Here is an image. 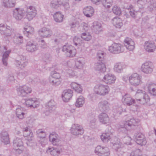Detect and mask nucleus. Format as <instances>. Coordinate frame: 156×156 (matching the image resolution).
Instances as JSON below:
<instances>
[{
  "label": "nucleus",
  "mask_w": 156,
  "mask_h": 156,
  "mask_svg": "<svg viewBox=\"0 0 156 156\" xmlns=\"http://www.w3.org/2000/svg\"><path fill=\"white\" fill-rule=\"evenodd\" d=\"M113 25L117 28H120L123 25L121 20L117 17H114L112 19Z\"/></svg>",
  "instance_id": "obj_37"
},
{
  "label": "nucleus",
  "mask_w": 156,
  "mask_h": 156,
  "mask_svg": "<svg viewBox=\"0 0 156 156\" xmlns=\"http://www.w3.org/2000/svg\"><path fill=\"white\" fill-rule=\"evenodd\" d=\"M56 103L53 100H51L50 101L48 102L47 105L48 111L46 112V114L47 115L48 111L51 113L54 111L56 108Z\"/></svg>",
  "instance_id": "obj_35"
},
{
  "label": "nucleus",
  "mask_w": 156,
  "mask_h": 156,
  "mask_svg": "<svg viewBox=\"0 0 156 156\" xmlns=\"http://www.w3.org/2000/svg\"><path fill=\"white\" fill-rule=\"evenodd\" d=\"M49 81L50 83L53 85L58 86L60 83V81L59 79H58L53 77L49 78Z\"/></svg>",
  "instance_id": "obj_49"
},
{
  "label": "nucleus",
  "mask_w": 156,
  "mask_h": 156,
  "mask_svg": "<svg viewBox=\"0 0 156 156\" xmlns=\"http://www.w3.org/2000/svg\"><path fill=\"white\" fill-rule=\"evenodd\" d=\"M146 88L149 93L154 96H156V84L152 82H148L146 85Z\"/></svg>",
  "instance_id": "obj_20"
},
{
  "label": "nucleus",
  "mask_w": 156,
  "mask_h": 156,
  "mask_svg": "<svg viewBox=\"0 0 156 156\" xmlns=\"http://www.w3.org/2000/svg\"><path fill=\"white\" fill-rule=\"evenodd\" d=\"M122 101L124 104H125L128 106L131 105L138 106L136 100L133 98L128 94H126L123 96Z\"/></svg>",
  "instance_id": "obj_11"
},
{
  "label": "nucleus",
  "mask_w": 156,
  "mask_h": 156,
  "mask_svg": "<svg viewBox=\"0 0 156 156\" xmlns=\"http://www.w3.org/2000/svg\"><path fill=\"white\" fill-rule=\"evenodd\" d=\"M26 47V49L28 51L33 52L38 49V46L37 44H34L33 41L31 40L27 41Z\"/></svg>",
  "instance_id": "obj_22"
},
{
  "label": "nucleus",
  "mask_w": 156,
  "mask_h": 156,
  "mask_svg": "<svg viewBox=\"0 0 156 156\" xmlns=\"http://www.w3.org/2000/svg\"><path fill=\"white\" fill-rule=\"evenodd\" d=\"M23 136L25 137H27L32 138L33 137V134L31 132L30 129L28 127L23 128Z\"/></svg>",
  "instance_id": "obj_42"
},
{
  "label": "nucleus",
  "mask_w": 156,
  "mask_h": 156,
  "mask_svg": "<svg viewBox=\"0 0 156 156\" xmlns=\"http://www.w3.org/2000/svg\"><path fill=\"white\" fill-rule=\"evenodd\" d=\"M123 69V64L121 62H118L114 66V69L118 73H121Z\"/></svg>",
  "instance_id": "obj_46"
},
{
  "label": "nucleus",
  "mask_w": 156,
  "mask_h": 156,
  "mask_svg": "<svg viewBox=\"0 0 156 156\" xmlns=\"http://www.w3.org/2000/svg\"><path fill=\"white\" fill-rule=\"evenodd\" d=\"M156 45L152 41H148L145 42L144 48L145 50L148 52H153L155 50Z\"/></svg>",
  "instance_id": "obj_15"
},
{
  "label": "nucleus",
  "mask_w": 156,
  "mask_h": 156,
  "mask_svg": "<svg viewBox=\"0 0 156 156\" xmlns=\"http://www.w3.org/2000/svg\"><path fill=\"white\" fill-rule=\"evenodd\" d=\"M98 117L100 122L102 124H107L109 122V118L108 115L105 113H101L99 115Z\"/></svg>",
  "instance_id": "obj_30"
},
{
  "label": "nucleus",
  "mask_w": 156,
  "mask_h": 156,
  "mask_svg": "<svg viewBox=\"0 0 156 156\" xmlns=\"http://www.w3.org/2000/svg\"><path fill=\"white\" fill-rule=\"evenodd\" d=\"M135 140L136 143L140 145H145L146 144V140L144 136L141 133H139L135 135Z\"/></svg>",
  "instance_id": "obj_18"
},
{
  "label": "nucleus",
  "mask_w": 156,
  "mask_h": 156,
  "mask_svg": "<svg viewBox=\"0 0 156 156\" xmlns=\"http://www.w3.org/2000/svg\"><path fill=\"white\" fill-rule=\"evenodd\" d=\"M14 64L17 67L22 69L27 66L28 62L25 56L20 55L19 56L17 59L15 61Z\"/></svg>",
  "instance_id": "obj_9"
},
{
  "label": "nucleus",
  "mask_w": 156,
  "mask_h": 156,
  "mask_svg": "<svg viewBox=\"0 0 156 156\" xmlns=\"http://www.w3.org/2000/svg\"><path fill=\"white\" fill-rule=\"evenodd\" d=\"M24 31H23V33L27 37L34 32V28L30 26H27L24 28Z\"/></svg>",
  "instance_id": "obj_45"
},
{
  "label": "nucleus",
  "mask_w": 156,
  "mask_h": 156,
  "mask_svg": "<svg viewBox=\"0 0 156 156\" xmlns=\"http://www.w3.org/2000/svg\"><path fill=\"white\" fill-rule=\"evenodd\" d=\"M83 66V62L80 59H78L75 62V68L79 69H81L82 68Z\"/></svg>",
  "instance_id": "obj_52"
},
{
  "label": "nucleus",
  "mask_w": 156,
  "mask_h": 156,
  "mask_svg": "<svg viewBox=\"0 0 156 156\" xmlns=\"http://www.w3.org/2000/svg\"><path fill=\"white\" fill-rule=\"evenodd\" d=\"M1 141L5 144H7L9 142V135L5 131H2L0 134Z\"/></svg>",
  "instance_id": "obj_29"
},
{
  "label": "nucleus",
  "mask_w": 156,
  "mask_h": 156,
  "mask_svg": "<svg viewBox=\"0 0 156 156\" xmlns=\"http://www.w3.org/2000/svg\"><path fill=\"white\" fill-rule=\"evenodd\" d=\"M27 17L29 20H31L35 17L37 14V11L34 7L30 6L27 8Z\"/></svg>",
  "instance_id": "obj_23"
},
{
  "label": "nucleus",
  "mask_w": 156,
  "mask_h": 156,
  "mask_svg": "<svg viewBox=\"0 0 156 156\" xmlns=\"http://www.w3.org/2000/svg\"><path fill=\"white\" fill-rule=\"evenodd\" d=\"M71 87L78 93H81L82 91V89L80 85L75 82L72 83L70 84Z\"/></svg>",
  "instance_id": "obj_39"
},
{
  "label": "nucleus",
  "mask_w": 156,
  "mask_h": 156,
  "mask_svg": "<svg viewBox=\"0 0 156 156\" xmlns=\"http://www.w3.org/2000/svg\"><path fill=\"white\" fill-rule=\"evenodd\" d=\"M113 13L116 15H120L121 14V11L119 8L117 6H115L112 9Z\"/></svg>",
  "instance_id": "obj_59"
},
{
  "label": "nucleus",
  "mask_w": 156,
  "mask_h": 156,
  "mask_svg": "<svg viewBox=\"0 0 156 156\" xmlns=\"http://www.w3.org/2000/svg\"><path fill=\"white\" fill-rule=\"evenodd\" d=\"M49 140L54 145H57L61 141V138L57 134L52 133L49 136Z\"/></svg>",
  "instance_id": "obj_17"
},
{
  "label": "nucleus",
  "mask_w": 156,
  "mask_h": 156,
  "mask_svg": "<svg viewBox=\"0 0 156 156\" xmlns=\"http://www.w3.org/2000/svg\"><path fill=\"white\" fill-rule=\"evenodd\" d=\"M30 108H36L38 107L39 106V102L37 100L36 98H34V101L32 104H31Z\"/></svg>",
  "instance_id": "obj_60"
},
{
  "label": "nucleus",
  "mask_w": 156,
  "mask_h": 156,
  "mask_svg": "<svg viewBox=\"0 0 156 156\" xmlns=\"http://www.w3.org/2000/svg\"><path fill=\"white\" fill-rule=\"evenodd\" d=\"M105 54L102 51H99L97 53V58L98 59V62H105Z\"/></svg>",
  "instance_id": "obj_44"
},
{
  "label": "nucleus",
  "mask_w": 156,
  "mask_h": 156,
  "mask_svg": "<svg viewBox=\"0 0 156 156\" xmlns=\"http://www.w3.org/2000/svg\"><path fill=\"white\" fill-rule=\"evenodd\" d=\"M110 89L109 87L103 84L96 85L94 88V90L95 93L100 95L104 96L108 93Z\"/></svg>",
  "instance_id": "obj_3"
},
{
  "label": "nucleus",
  "mask_w": 156,
  "mask_h": 156,
  "mask_svg": "<svg viewBox=\"0 0 156 156\" xmlns=\"http://www.w3.org/2000/svg\"><path fill=\"white\" fill-rule=\"evenodd\" d=\"M51 74V76L49 77H53V78L59 79L61 77L60 74L55 71H52Z\"/></svg>",
  "instance_id": "obj_57"
},
{
  "label": "nucleus",
  "mask_w": 156,
  "mask_h": 156,
  "mask_svg": "<svg viewBox=\"0 0 156 156\" xmlns=\"http://www.w3.org/2000/svg\"><path fill=\"white\" fill-rule=\"evenodd\" d=\"M141 76L137 73L133 74L129 77V82L132 85H139L141 83Z\"/></svg>",
  "instance_id": "obj_8"
},
{
  "label": "nucleus",
  "mask_w": 156,
  "mask_h": 156,
  "mask_svg": "<svg viewBox=\"0 0 156 156\" xmlns=\"http://www.w3.org/2000/svg\"><path fill=\"white\" fill-rule=\"evenodd\" d=\"M38 32L39 35L43 37H48L52 34V31L45 27L40 29Z\"/></svg>",
  "instance_id": "obj_19"
},
{
  "label": "nucleus",
  "mask_w": 156,
  "mask_h": 156,
  "mask_svg": "<svg viewBox=\"0 0 156 156\" xmlns=\"http://www.w3.org/2000/svg\"><path fill=\"white\" fill-rule=\"evenodd\" d=\"M153 68V65L152 62H146L142 65L141 70L145 73L149 74L152 72Z\"/></svg>",
  "instance_id": "obj_12"
},
{
  "label": "nucleus",
  "mask_w": 156,
  "mask_h": 156,
  "mask_svg": "<svg viewBox=\"0 0 156 156\" xmlns=\"http://www.w3.org/2000/svg\"><path fill=\"white\" fill-rule=\"evenodd\" d=\"M47 153L53 156H58L60 153L61 149L59 148H48L47 150Z\"/></svg>",
  "instance_id": "obj_32"
},
{
  "label": "nucleus",
  "mask_w": 156,
  "mask_h": 156,
  "mask_svg": "<svg viewBox=\"0 0 156 156\" xmlns=\"http://www.w3.org/2000/svg\"><path fill=\"white\" fill-rule=\"evenodd\" d=\"M99 110L102 112H108L110 109V105L106 100L100 102L98 104Z\"/></svg>",
  "instance_id": "obj_16"
},
{
  "label": "nucleus",
  "mask_w": 156,
  "mask_h": 156,
  "mask_svg": "<svg viewBox=\"0 0 156 156\" xmlns=\"http://www.w3.org/2000/svg\"><path fill=\"white\" fill-rule=\"evenodd\" d=\"M148 3L150 5L149 6L150 7L151 10H152L153 8H156V3L153 0H150L148 2Z\"/></svg>",
  "instance_id": "obj_62"
},
{
  "label": "nucleus",
  "mask_w": 156,
  "mask_h": 156,
  "mask_svg": "<svg viewBox=\"0 0 156 156\" xmlns=\"http://www.w3.org/2000/svg\"><path fill=\"white\" fill-rule=\"evenodd\" d=\"M60 5V2L56 0H53L51 2L50 6L52 8L57 9L59 7Z\"/></svg>",
  "instance_id": "obj_50"
},
{
  "label": "nucleus",
  "mask_w": 156,
  "mask_h": 156,
  "mask_svg": "<svg viewBox=\"0 0 156 156\" xmlns=\"http://www.w3.org/2000/svg\"><path fill=\"white\" fill-rule=\"evenodd\" d=\"M115 140L117 141L115 142H113L114 148H115L117 154L118 155H122L124 153V150L123 148V145L120 141V140L117 138H115Z\"/></svg>",
  "instance_id": "obj_10"
},
{
  "label": "nucleus",
  "mask_w": 156,
  "mask_h": 156,
  "mask_svg": "<svg viewBox=\"0 0 156 156\" xmlns=\"http://www.w3.org/2000/svg\"><path fill=\"white\" fill-rule=\"evenodd\" d=\"M94 152L99 156H108L110 154L108 148L101 145H98L95 147Z\"/></svg>",
  "instance_id": "obj_7"
},
{
  "label": "nucleus",
  "mask_w": 156,
  "mask_h": 156,
  "mask_svg": "<svg viewBox=\"0 0 156 156\" xmlns=\"http://www.w3.org/2000/svg\"><path fill=\"white\" fill-rule=\"evenodd\" d=\"M25 11L18 8L14 10L13 16L17 20H21L24 16Z\"/></svg>",
  "instance_id": "obj_21"
},
{
  "label": "nucleus",
  "mask_w": 156,
  "mask_h": 156,
  "mask_svg": "<svg viewBox=\"0 0 156 156\" xmlns=\"http://www.w3.org/2000/svg\"><path fill=\"white\" fill-rule=\"evenodd\" d=\"M37 136L40 138H45L46 136L45 132L41 129H39L36 132Z\"/></svg>",
  "instance_id": "obj_56"
},
{
  "label": "nucleus",
  "mask_w": 156,
  "mask_h": 156,
  "mask_svg": "<svg viewBox=\"0 0 156 156\" xmlns=\"http://www.w3.org/2000/svg\"><path fill=\"white\" fill-rule=\"evenodd\" d=\"M101 1L103 6L108 8L112 5L113 2L112 0H101Z\"/></svg>",
  "instance_id": "obj_48"
},
{
  "label": "nucleus",
  "mask_w": 156,
  "mask_h": 156,
  "mask_svg": "<svg viewBox=\"0 0 156 156\" xmlns=\"http://www.w3.org/2000/svg\"><path fill=\"white\" fill-rule=\"evenodd\" d=\"M105 63V62H98L95 64V69L99 72L104 73L106 70Z\"/></svg>",
  "instance_id": "obj_26"
},
{
  "label": "nucleus",
  "mask_w": 156,
  "mask_h": 156,
  "mask_svg": "<svg viewBox=\"0 0 156 156\" xmlns=\"http://www.w3.org/2000/svg\"><path fill=\"white\" fill-rule=\"evenodd\" d=\"M83 12L86 17H89L92 16L94 10L91 6H88L83 9Z\"/></svg>",
  "instance_id": "obj_31"
},
{
  "label": "nucleus",
  "mask_w": 156,
  "mask_h": 156,
  "mask_svg": "<svg viewBox=\"0 0 156 156\" xmlns=\"http://www.w3.org/2000/svg\"><path fill=\"white\" fill-rule=\"evenodd\" d=\"M141 154V151L139 149H137L131 152L130 156H142Z\"/></svg>",
  "instance_id": "obj_54"
},
{
  "label": "nucleus",
  "mask_w": 156,
  "mask_h": 156,
  "mask_svg": "<svg viewBox=\"0 0 156 156\" xmlns=\"http://www.w3.org/2000/svg\"><path fill=\"white\" fill-rule=\"evenodd\" d=\"M13 31L14 30L10 26L2 23L0 24V33L5 38L11 36Z\"/></svg>",
  "instance_id": "obj_4"
},
{
  "label": "nucleus",
  "mask_w": 156,
  "mask_h": 156,
  "mask_svg": "<svg viewBox=\"0 0 156 156\" xmlns=\"http://www.w3.org/2000/svg\"><path fill=\"white\" fill-rule=\"evenodd\" d=\"M13 41L15 44L20 45L23 43V37L20 34H16L13 37Z\"/></svg>",
  "instance_id": "obj_33"
},
{
  "label": "nucleus",
  "mask_w": 156,
  "mask_h": 156,
  "mask_svg": "<svg viewBox=\"0 0 156 156\" xmlns=\"http://www.w3.org/2000/svg\"><path fill=\"white\" fill-rule=\"evenodd\" d=\"M39 41L41 43L40 45L41 48L44 49L47 48V45L43 40H41Z\"/></svg>",
  "instance_id": "obj_64"
},
{
  "label": "nucleus",
  "mask_w": 156,
  "mask_h": 156,
  "mask_svg": "<svg viewBox=\"0 0 156 156\" xmlns=\"http://www.w3.org/2000/svg\"><path fill=\"white\" fill-rule=\"evenodd\" d=\"M129 13L132 17L138 20L140 18L142 15V13L140 12L135 11L131 9H130Z\"/></svg>",
  "instance_id": "obj_41"
},
{
  "label": "nucleus",
  "mask_w": 156,
  "mask_h": 156,
  "mask_svg": "<svg viewBox=\"0 0 156 156\" xmlns=\"http://www.w3.org/2000/svg\"><path fill=\"white\" fill-rule=\"evenodd\" d=\"M16 4L15 0H3V5L6 8H12L15 6Z\"/></svg>",
  "instance_id": "obj_34"
},
{
  "label": "nucleus",
  "mask_w": 156,
  "mask_h": 156,
  "mask_svg": "<svg viewBox=\"0 0 156 156\" xmlns=\"http://www.w3.org/2000/svg\"><path fill=\"white\" fill-rule=\"evenodd\" d=\"M136 101L137 104L143 105L147 104L150 105V104L148 103L150 101V98L145 91L140 90H138L136 94Z\"/></svg>",
  "instance_id": "obj_2"
},
{
  "label": "nucleus",
  "mask_w": 156,
  "mask_h": 156,
  "mask_svg": "<svg viewBox=\"0 0 156 156\" xmlns=\"http://www.w3.org/2000/svg\"><path fill=\"white\" fill-rule=\"evenodd\" d=\"M14 148L23 147V143L21 138L16 137L13 141Z\"/></svg>",
  "instance_id": "obj_38"
},
{
  "label": "nucleus",
  "mask_w": 156,
  "mask_h": 156,
  "mask_svg": "<svg viewBox=\"0 0 156 156\" xmlns=\"http://www.w3.org/2000/svg\"><path fill=\"white\" fill-rule=\"evenodd\" d=\"M26 144L28 146L32 147L36 145V143L32 138L27 139Z\"/></svg>",
  "instance_id": "obj_55"
},
{
  "label": "nucleus",
  "mask_w": 156,
  "mask_h": 156,
  "mask_svg": "<svg viewBox=\"0 0 156 156\" xmlns=\"http://www.w3.org/2000/svg\"><path fill=\"white\" fill-rule=\"evenodd\" d=\"M84 30H88L87 25V24L83 23L81 24L78 27V29L81 32H83V30H81V28H83Z\"/></svg>",
  "instance_id": "obj_58"
},
{
  "label": "nucleus",
  "mask_w": 156,
  "mask_h": 156,
  "mask_svg": "<svg viewBox=\"0 0 156 156\" xmlns=\"http://www.w3.org/2000/svg\"><path fill=\"white\" fill-rule=\"evenodd\" d=\"M123 46H122L120 44L114 43L109 47L108 50L112 53L117 54L123 51Z\"/></svg>",
  "instance_id": "obj_14"
},
{
  "label": "nucleus",
  "mask_w": 156,
  "mask_h": 156,
  "mask_svg": "<svg viewBox=\"0 0 156 156\" xmlns=\"http://www.w3.org/2000/svg\"><path fill=\"white\" fill-rule=\"evenodd\" d=\"M17 93L21 97H27L31 92V88L26 85L20 86L17 88Z\"/></svg>",
  "instance_id": "obj_6"
},
{
  "label": "nucleus",
  "mask_w": 156,
  "mask_h": 156,
  "mask_svg": "<svg viewBox=\"0 0 156 156\" xmlns=\"http://www.w3.org/2000/svg\"><path fill=\"white\" fill-rule=\"evenodd\" d=\"M64 16L60 12H57L53 15L54 19L56 22L60 23L62 22Z\"/></svg>",
  "instance_id": "obj_40"
},
{
  "label": "nucleus",
  "mask_w": 156,
  "mask_h": 156,
  "mask_svg": "<svg viewBox=\"0 0 156 156\" xmlns=\"http://www.w3.org/2000/svg\"><path fill=\"white\" fill-rule=\"evenodd\" d=\"M94 25L92 28L93 30L96 33L98 32L100 30L101 28V24L99 23H96Z\"/></svg>",
  "instance_id": "obj_53"
},
{
  "label": "nucleus",
  "mask_w": 156,
  "mask_h": 156,
  "mask_svg": "<svg viewBox=\"0 0 156 156\" xmlns=\"http://www.w3.org/2000/svg\"><path fill=\"white\" fill-rule=\"evenodd\" d=\"M81 37L86 41H89L91 39V36L88 33H83L81 34Z\"/></svg>",
  "instance_id": "obj_51"
},
{
  "label": "nucleus",
  "mask_w": 156,
  "mask_h": 156,
  "mask_svg": "<svg viewBox=\"0 0 156 156\" xmlns=\"http://www.w3.org/2000/svg\"><path fill=\"white\" fill-rule=\"evenodd\" d=\"M72 134L75 136L82 135L84 132L82 127L79 124H74L72 126L71 129Z\"/></svg>",
  "instance_id": "obj_13"
},
{
  "label": "nucleus",
  "mask_w": 156,
  "mask_h": 156,
  "mask_svg": "<svg viewBox=\"0 0 156 156\" xmlns=\"http://www.w3.org/2000/svg\"><path fill=\"white\" fill-rule=\"evenodd\" d=\"M111 134V133L109 132H105L102 133L100 137L103 142L106 143L110 140Z\"/></svg>",
  "instance_id": "obj_36"
},
{
  "label": "nucleus",
  "mask_w": 156,
  "mask_h": 156,
  "mask_svg": "<svg viewBox=\"0 0 156 156\" xmlns=\"http://www.w3.org/2000/svg\"><path fill=\"white\" fill-rule=\"evenodd\" d=\"M104 80L106 83L111 84L114 83L116 80V77L112 74H108L105 76Z\"/></svg>",
  "instance_id": "obj_28"
},
{
  "label": "nucleus",
  "mask_w": 156,
  "mask_h": 156,
  "mask_svg": "<svg viewBox=\"0 0 156 156\" xmlns=\"http://www.w3.org/2000/svg\"><path fill=\"white\" fill-rule=\"evenodd\" d=\"M3 47L5 51H3L4 53L3 54L2 61L3 64L5 66H7L8 64V58L11 52V50H7L5 46H3Z\"/></svg>",
  "instance_id": "obj_27"
},
{
  "label": "nucleus",
  "mask_w": 156,
  "mask_h": 156,
  "mask_svg": "<svg viewBox=\"0 0 156 156\" xmlns=\"http://www.w3.org/2000/svg\"><path fill=\"white\" fill-rule=\"evenodd\" d=\"M34 98H30L28 99H27L25 101V104L28 107H31V104H32L34 101Z\"/></svg>",
  "instance_id": "obj_61"
},
{
  "label": "nucleus",
  "mask_w": 156,
  "mask_h": 156,
  "mask_svg": "<svg viewBox=\"0 0 156 156\" xmlns=\"http://www.w3.org/2000/svg\"><path fill=\"white\" fill-rule=\"evenodd\" d=\"M73 91L70 89L65 90L62 94V98L63 101L67 102L73 96Z\"/></svg>",
  "instance_id": "obj_25"
},
{
  "label": "nucleus",
  "mask_w": 156,
  "mask_h": 156,
  "mask_svg": "<svg viewBox=\"0 0 156 156\" xmlns=\"http://www.w3.org/2000/svg\"><path fill=\"white\" fill-rule=\"evenodd\" d=\"M125 46L129 51H132L135 48V43L133 41L131 38L127 37L124 41Z\"/></svg>",
  "instance_id": "obj_24"
},
{
  "label": "nucleus",
  "mask_w": 156,
  "mask_h": 156,
  "mask_svg": "<svg viewBox=\"0 0 156 156\" xmlns=\"http://www.w3.org/2000/svg\"><path fill=\"white\" fill-rule=\"evenodd\" d=\"M80 38L77 37H75L73 38V41L74 44L76 46H77L78 44H80Z\"/></svg>",
  "instance_id": "obj_63"
},
{
  "label": "nucleus",
  "mask_w": 156,
  "mask_h": 156,
  "mask_svg": "<svg viewBox=\"0 0 156 156\" xmlns=\"http://www.w3.org/2000/svg\"><path fill=\"white\" fill-rule=\"evenodd\" d=\"M62 50L66 55L68 57H73L75 56L76 53V49L71 45H64L62 48Z\"/></svg>",
  "instance_id": "obj_5"
},
{
  "label": "nucleus",
  "mask_w": 156,
  "mask_h": 156,
  "mask_svg": "<svg viewBox=\"0 0 156 156\" xmlns=\"http://www.w3.org/2000/svg\"><path fill=\"white\" fill-rule=\"evenodd\" d=\"M139 122L138 119L131 118L129 120L124 122L123 125H120L119 128L121 129L122 131H124V132L126 133L130 128L133 129H136L138 127V123Z\"/></svg>",
  "instance_id": "obj_1"
},
{
  "label": "nucleus",
  "mask_w": 156,
  "mask_h": 156,
  "mask_svg": "<svg viewBox=\"0 0 156 156\" xmlns=\"http://www.w3.org/2000/svg\"><path fill=\"white\" fill-rule=\"evenodd\" d=\"M22 108H18L16 109V114L18 118L20 119H22L24 117L25 113Z\"/></svg>",
  "instance_id": "obj_43"
},
{
  "label": "nucleus",
  "mask_w": 156,
  "mask_h": 156,
  "mask_svg": "<svg viewBox=\"0 0 156 156\" xmlns=\"http://www.w3.org/2000/svg\"><path fill=\"white\" fill-rule=\"evenodd\" d=\"M84 103V98L82 96H80L76 101L75 105L77 107H82Z\"/></svg>",
  "instance_id": "obj_47"
}]
</instances>
